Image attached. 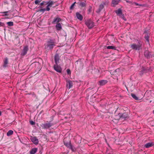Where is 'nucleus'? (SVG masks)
<instances>
[{"label": "nucleus", "instance_id": "obj_1", "mask_svg": "<svg viewBox=\"0 0 154 154\" xmlns=\"http://www.w3.org/2000/svg\"><path fill=\"white\" fill-rule=\"evenodd\" d=\"M142 43L140 41L135 40V50H137L139 52L142 51Z\"/></svg>", "mask_w": 154, "mask_h": 154}, {"label": "nucleus", "instance_id": "obj_2", "mask_svg": "<svg viewBox=\"0 0 154 154\" xmlns=\"http://www.w3.org/2000/svg\"><path fill=\"white\" fill-rule=\"evenodd\" d=\"M53 125L52 123L51 122V121H47L46 123L42 124L41 126L43 129H47L49 128Z\"/></svg>", "mask_w": 154, "mask_h": 154}, {"label": "nucleus", "instance_id": "obj_3", "mask_svg": "<svg viewBox=\"0 0 154 154\" xmlns=\"http://www.w3.org/2000/svg\"><path fill=\"white\" fill-rule=\"evenodd\" d=\"M85 24L89 29H91L94 26V22L90 19L86 20Z\"/></svg>", "mask_w": 154, "mask_h": 154}, {"label": "nucleus", "instance_id": "obj_4", "mask_svg": "<svg viewBox=\"0 0 154 154\" xmlns=\"http://www.w3.org/2000/svg\"><path fill=\"white\" fill-rule=\"evenodd\" d=\"M117 15L120 17L122 18L124 20H126V19L124 17V15L122 14V10L121 8H119L117 10L115 11Z\"/></svg>", "mask_w": 154, "mask_h": 154}, {"label": "nucleus", "instance_id": "obj_5", "mask_svg": "<svg viewBox=\"0 0 154 154\" xmlns=\"http://www.w3.org/2000/svg\"><path fill=\"white\" fill-rule=\"evenodd\" d=\"M67 138H65L63 139L64 144L66 146L71 149L72 151H74V150L73 149V147L70 143V141L69 140H68V141H67Z\"/></svg>", "mask_w": 154, "mask_h": 154}, {"label": "nucleus", "instance_id": "obj_6", "mask_svg": "<svg viewBox=\"0 0 154 154\" xmlns=\"http://www.w3.org/2000/svg\"><path fill=\"white\" fill-rule=\"evenodd\" d=\"M78 6L79 7L81 8L85 7L87 5L86 1L79 0L78 2L76 3Z\"/></svg>", "mask_w": 154, "mask_h": 154}, {"label": "nucleus", "instance_id": "obj_7", "mask_svg": "<svg viewBox=\"0 0 154 154\" xmlns=\"http://www.w3.org/2000/svg\"><path fill=\"white\" fill-rule=\"evenodd\" d=\"M54 69L55 70L59 73H61L62 69L61 67L58 65V64H55L54 65Z\"/></svg>", "mask_w": 154, "mask_h": 154}, {"label": "nucleus", "instance_id": "obj_8", "mask_svg": "<svg viewBox=\"0 0 154 154\" xmlns=\"http://www.w3.org/2000/svg\"><path fill=\"white\" fill-rule=\"evenodd\" d=\"M60 57L59 56V54L56 53L54 56V62L55 64H58L59 63V60Z\"/></svg>", "mask_w": 154, "mask_h": 154}, {"label": "nucleus", "instance_id": "obj_9", "mask_svg": "<svg viewBox=\"0 0 154 154\" xmlns=\"http://www.w3.org/2000/svg\"><path fill=\"white\" fill-rule=\"evenodd\" d=\"M143 97V95L140 93L139 95H137L136 96L135 95V100H137L136 102H141Z\"/></svg>", "mask_w": 154, "mask_h": 154}, {"label": "nucleus", "instance_id": "obj_10", "mask_svg": "<svg viewBox=\"0 0 154 154\" xmlns=\"http://www.w3.org/2000/svg\"><path fill=\"white\" fill-rule=\"evenodd\" d=\"M29 50L28 46L26 45L23 47V49L21 53V55L22 56L25 55L27 53Z\"/></svg>", "mask_w": 154, "mask_h": 154}, {"label": "nucleus", "instance_id": "obj_11", "mask_svg": "<svg viewBox=\"0 0 154 154\" xmlns=\"http://www.w3.org/2000/svg\"><path fill=\"white\" fill-rule=\"evenodd\" d=\"M144 55L147 58H150L151 57V53L146 50L144 51Z\"/></svg>", "mask_w": 154, "mask_h": 154}, {"label": "nucleus", "instance_id": "obj_12", "mask_svg": "<svg viewBox=\"0 0 154 154\" xmlns=\"http://www.w3.org/2000/svg\"><path fill=\"white\" fill-rule=\"evenodd\" d=\"M61 19L60 17L57 16L54 18L52 23L53 24H55L57 23H58L59 22L61 21Z\"/></svg>", "mask_w": 154, "mask_h": 154}, {"label": "nucleus", "instance_id": "obj_13", "mask_svg": "<svg viewBox=\"0 0 154 154\" xmlns=\"http://www.w3.org/2000/svg\"><path fill=\"white\" fill-rule=\"evenodd\" d=\"M29 94V97L31 98L32 100H34L35 101L38 100L37 97L34 93H31L30 94Z\"/></svg>", "mask_w": 154, "mask_h": 154}, {"label": "nucleus", "instance_id": "obj_14", "mask_svg": "<svg viewBox=\"0 0 154 154\" xmlns=\"http://www.w3.org/2000/svg\"><path fill=\"white\" fill-rule=\"evenodd\" d=\"M32 142L35 145H37L38 143V139L35 137H32L31 138Z\"/></svg>", "mask_w": 154, "mask_h": 154}, {"label": "nucleus", "instance_id": "obj_15", "mask_svg": "<svg viewBox=\"0 0 154 154\" xmlns=\"http://www.w3.org/2000/svg\"><path fill=\"white\" fill-rule=\"evenodd\" d=\"M108 81L106 80H103L98 82V84L100 86H103L107 83Z\"/></svg>", "mask_w": 154, "mask_h": 154}, {"label": "nucleus", "instance_id": "obj_16", "mask_svg": "<svg viewBox=\"0 0 154 154\" xmlns=\"http://www.w3.org/2000/svg\"><path fill=\"white\" fill-rule=\"evenodd\" d=\"M119 116L120 117V118H121L122 119H125V118L128 117V115L127 113H125L123 114L119 113Z\"/></svg>", "mask_w": 154, "mask_h": 154}, {"label": "nucleus", "instance_id": "obj_17", "mask_svg": "<svg viewBox=\"0 0 154 154\" xmlns=\"http://www.w3.org/2000/svg\"><path fill=\"white\" fill-rule=\"evenodd\" d=\"M105 4L104 3H103V4H101L99 6V8L96 11V12L97 13H100L101 10L103 8L104 6V5Z\"/></svg>", "mask_w": 154, "mask_h": 154}, {"label": "nucleus", "instance_id": "obj_18", "mask_svg": "<svg viewBox=\"0 0 154 154\" xmlns=\"http://www.w3.org/2000/svg\"><path fill=\"white\" fill-rule=\"evenodd\" d=\"M38 150V148H34L31 149L29 151L30 154H35L36 153Z\"/></svg>", "mask_w": 154, "mask_h": 154}, {"label": "nucleus", "instance_id": "obj_19", "mask_svg": "<svg viewBox=\"0 0 154 154\" xmlns=\"http://www.w3.org/2000/svg\"><path fill=\"white\" fill-rule=\"evenodd\" d=\"M76 15L77 18L80 20H82L83 19V16L79 12H77L76 13Z\"/></svg>", "mask_w": 154, "mask_h": 154}, {"label": "nucleus", "instance_id": "obj_20", "mask_svg": "<svg viewBox=\"0 0 154 154\" xmlns=\"http://www.w3.org/2000/svg\"><path fill=\"white\" fill-rule=\"evenodd\" d=\"M56 29L58 31H60L62 29V26L60 23H57L55 26Z\"/></svg>", "mask_w": 154, "mask_h": 154}, {"label": "nucleus", "instance_id": "obj_21", "mask_svg": "<svg viewBox=\"0 0 154 154\" xmlns=\"http://www.w3.org/2000/svg\"><path fill=\"white\" fill-rule=\"evenodd\" d=\"M8 63V59L7 57H6L5 58L4 61V64L3 66L4 67H6L7 66V64Z\"/></svg>", "mask_w": 154, "mask_h": 154}, {"label": "nucleus", "instance_id": "obj_22", "mask_svg": "<svg viewBox=\"0 0 154 154\" xmlns=\"http://www.w3.org/2000/svg\"><path fill=\"white\" fill-rule=\"evenodd\" d=\"M154 144L152 142L148 143L145 144V146L146 148H148L153 146Z\"/></svg>", "mask_w": 154, "mask_h": 154}, {"label": "nucleus", "instance_id": "obj_23", "mask_svg": "<svg viewBox=\"0 0 154 154\" xmlns=\"http://www.w3.org/2000/svg\"><path fill=\"white\" fill-rule=\"evenodd\" d=\"M120 1V0H112V3L113 5V6L114 7L115 5L118 4Z\"/></svg>", "mask_w": 154, "mask_h": 154}, {"label": "nucleus", "instance_id": "obj_24", "mask_svg": "<svg viewBox=\"0 0 154 154\" xmlns=\"http://www.w3.org/2000/svg\"><path fill=\"white\" fill-rule=\"evenodd\" d=\"M147 31H145L144 32V33L146 34V35L145 36V38L147 42H149V36L148 35V34H147Z\"/></svg>", "mask_w": 154, "mask_h": 154}, {"label": "nucleus", "instance_id": "obj_25", "mask_svg": "<svg viewBox=\"0 0 154 154\" xmlns=\"http://www.w3.org/2000/svg\"><path fill=\"white\" fill-rule=\"evenodd\" d=\"M54 2L53 1H49L47 2V4H48V6H49L50 7H52V6L54 4Z\"/></svg>", "mask_w": 154, "mask_h": 154}, {"label": "nucleus", "instance_id": "obj_26", "mask_svg": "<svg viewBox=\"0 0 154 154\" xmlns=\"http://www.w3.org/2000/svg\"><path fill=\"white\" fill-rule=\"evenodd\" d=\"M54 44V40L51 39H49L47 42V44Z\"/></svg>", "mask_w": 154, "mask_h": 154}, {"label": "nucleus", "instance_id": "obj_27", "mask_svg": "<svg viewBox=\"0 0 154 154\" xmlns=\"http://www.w3.org/2000/svg\"><path fill=\"white\" fill-rule=\"evenodd\" d=\"M69 85V87H72L73 86L72 82L69 80L67 82V86Z\"/></svg>", "mask_w": 154, "mask_h": 154}, {"label": "nucleus", "instance_id": "obj_28", "mask_svg": "<svg viewBox=\"0 0 154 154\" xmlns=\"http://www.w3.org/2000/svg\"><path fill=\"white\" fill-rule=\"evenodd\" d=\"M13 134V131L12 130H9L7 134V135L8 136H9L10 135Z\"/></svg>", "mask_w": 154, "mask_h": 154}, {"label": "nucleus", "instance_id": "obj_29", "mask_svg": "<svg viewBox=\"0 0 154 154\" xmlns=\"http://www.w3.org/2000/svg\"><path fill=\"white\" fill-rule=\"evenodd\" d=\"M55 45L54 44H47V47L49 49H52Z\"/></svg>", "mask_w": 154, "mask_h": 154}, {"label": "nucleus", "instance_id": "obj_30", "mask_svg": "<svg viewBox=\"0 0 154 154\" xmlns=\"http://www.w3.org/2000/svg\"><path fill=\"white\" fill-rule=\"evenodd\" d=\"M107 49H112L114 50H116V48L115 46H109L107 47Z\"/></svg>", "mask_w": 154, "mask_h": 154}, {"label": "nucleus", "instance_id": "obj_31", "mask_svg": "<svg viewBox=\"0 0 154 154\" xmlns=\"http://www.w3.org/2000/svg\"><path fill=\"white\" fill-rule=\"evenodd\" d=\"M40 9H38L37 11H40L44 13L45 11V8L42 9V7H40Z\"/></svg>", "mask_w": 154, "mask_h": 154}, {"label": "nucleus", "instance_id": "obj_32", "mask_svg": "<svg viewBox=\"0 0 154 154\" xmlns=\"http://www.w3.org/2000/svg\"><path fill=\"white\" fill-rule=\"evenodd\" d=\"M7 23L9 26H12L14 25L13 22L11 21L8 22Z\"/></svg>", "mask_w": 154, "mask_h": 154}, {"label": "nucleus", "instance_id": "obj_33", "mask_svg": "<svg viewBox=\"0 0 154 154\" xmlns=\"http://www.w3.org/2000/svg\"><path fill=\"white\" fill-rule=\"evenodd\" d=\"M92 7L91 6H89L88 7V14H89L91 12Z\"/></svg>", "mask_w": 154, "mask_h": 154}, {"label": "nucleus", "instance_id": "obj_34", "mask_svg": "<svg viewBox=\"0 0 154 154\" xmlns=\"http://www.w3.org/2000/svg\"><path fill=\"white\" fill-rule=\"evenodd\" d=\"M75 3H76V2H74L72 5H71V6H70V9L71 10V9H73V8L74 7V6H75Z\"/></svg>", "mask_w": 154, "mask_h": 154}, {"label": "nucleus", "instance_id": "obj_35", "mask_svg": "<svg viewBox=\"0 0 154 154\" xmlns=\"http://www.w3.org/2000/svg\"><path fill=\"white\" fill-rule=\"evenodd\" d=\"M66 72H67V74L68 75H71V71H70V70L69 69H68L66 70Z\"/></svg>", "mask_w": 154, "mask_h": 154}, {"label": "nucleus", "instance_id": "obj_36", "mask_svg": "<svg viewBox=\"0 0 154 154\" xmlns=\"http://www.w3.org/2000/svg\"><path fill=\"white\" fill-rule=\"evenodd\" d=\"M41 0H35V3L36 5L38 4L40 2Z\"/></svg>", "mask_w": 154, "mask_h": 154}, {"label": "nucleus", "instance_id": "obj_37", "mask_svg": "<svg viewBox=\"0 0 154 154\" xmlns=\"http://www.w3.org/2000/svg\"><path fill=\"white\" fill-rule=\"evenodd\" d=\"M29 123L31 125H35V122L33 121H30Z\"/></svg>", "mask_w": 154, "mask_h": 154}, {"label": "nucleus", "instance_id": "obj_38", "mask_svg": "<svg viewBox=\"0 0 154 154\" xmlns=\"http://www.w3.org/2000/svg\"><path fill=\"white\" fill-rule=\"evenodd\" d=\"M49 6H48V5H47V6H46V8H45V11H50V8H49Z\"/></svg>", "mask_w": 154, "mask_h": 154}, {"label": "nucleus", "instance_id": "obj_39", "mask_svg": "<svg viewBox=\"0 0 154 154\" xmlns=\"http://www.w3.org/2000/svg\"><path fill=\"white\" fill-rule=\"evenodd\" d=\"M0 26L5 27V24L4 23L0 22Z\"/></svg>", "mask_w": 154, "mask_h": 154}, {"label": "nucleus", "instance_id": "obj_40", "mask_svg": "<svg viewBox=\"0 0 154 154\" xmlns=\"http://www.w3.org/2000/svg\"><path fill=\"white\" fill-rule=\"evenodd\" d=\"M131 47L133 49H135V44H133V45H131Z\"/></svg>", "mask_w": 154, "mask_h": 154}, {"label": "nucleus", "instance_id": "obj_41", "mask_svg": "<svg viewBox=\"0 0 154 154\" xmlns=\"http://www.w3.org/2000/svg\"><path fill=\"white\" fill-rule=\"evenodd\" d=\"M50 118H51V121H51V122L53 120V116H52L50 117Z\"/></svg>", "mask_w": 154, "mask_h": 154}, {"label": "nucleus", "instance_id": "obj_42", "mask_svg": "<svg viewBox=\"0 0 154 154\" xmlns=\"http://www.w3.org/2000/svg\"><path fill=\"white\" fill-rule=\"evenodd\" d=\"M132 97L134 99H135V94H131Z\"/></svg>", "mask_w": 154, "mask_h": 154}, {"label": "nucleus", "instance_id": "obj_43", "mask_svg": "<svg viewBox=\"0 0 154 154\" xmlns=\"http://www.w3.org/2000/svg\"><path fill=\"white\" fill-rule=\"evenodd\" d=\"M44 5V3H43L42 2L40 4V5L41 6V7H42V6L43 5Z\"/></svg>", "mask_w": 154, "mask_h": 154}, {"label": "nucleus", "instance_id": "obj_44", "mask_svg": "<svg viewBox=\"0 0 154 154\" xmlns=\"http://www.w3.org/2000/svg\"><path fill=\"white\" fill-rule=\"evenodd\" d=\"M135 6H139V5L138 4H137L136 3H135Z\"/></svg>", "mask_w": 154, "mask_h": 154}, {"label": "nucleus", "instance_id": "obj_45", "mask_svg": "<svg viewBox=\"0 0 154 154\" xmlns=\"http://www.w3.org/2000/svg\"><path fill=\"white\" fill-rule=\"evenodd\" d=\"M42 2L44 3V5L45 4V3H47V2L45 1H43Z\"/></svg>", "mask_w": 154, "mask_h": 154}, {"label": "nucleus", "instance_id": "obj_46", "mask_svg": "<svg viewBox=\"0 0 154 154\" xmlns=\"http://www.w3.org/2000/svg\"><path fill=\"white\" fill-rule=\"evenodd\" d=\"M92 89V88H91L90 87L88 88V89Z\"/></svg>", "mask_w": 154, "mask_h": 154}, {"label": "nucleus", "instance_id": "obj_47", "mask_svg": "<svg viewBox=\"0 0 154 154\" xmlns=\"http://www.w3.org/2000/svg\"><path fill=\"white\" fill-rule=\"evenodd\" d=\"M1 114H2V112L1 111H0V116L1 115Z\"/></svg>", "mask_w": 154, "mask_h": 154}, {"label": "nucleus", "instance_id": "obj_48", "mask_svg": "<svg viewBox=\"0 0 154 154\" xmlns=\"http://www.w3.org/2000/svg\"><path fill=\"white\" fill-rule=\"evenodd\" d=\"M126 1V2H128H128H130V1Z\"/></svg>", "mask_w": 154, "mask_h": 154}, {"label": "nucleus", "instance_id": "obj_49", "mask_svg": "<svg viewBox=\"0 0 154 154\" xmlns=\"http://www.w3.org/2000/svg\"><path fill=\"white\" fill-rule=\"evenodd\" d=\"M126 88H127V90H128V87H126Z\"/></svg>", "mask_w": 154, "mask_h": 154}, {"label": "nucleus", "instance_id": "obj_50", "mask_svg": "<svg viewBox=\"0 0 154 154\" xmlns=\"http://www.w3.org/2000/svg\"><path fill=\"white\" fill-rule=\"evenodd\" d=\"M8 13V11H6V12H5V13Z\"/></svg>", "mask_w": 154, "mask_h": 154}, {"label": "nucleus", "instance_id": "obj_51", "mask_svg": "<svg viewBox=\"0 0 154 154\" xmlns=\"http://www.w3.org/2000/svg\"><path fill=\"white\" fill-rule=\"evenodd\" d=\"M107 154H113L112 153H109Z\"/></svg>", "mask_w": 154, "mask_h": 154}, {"label": "nucleus", "instance_id": "obj_52", "mask_svg": "<svg viewBox=\"0 0 154 154\" xmlns=\"http://www.w3.org/2000/svg\"><path fill=\"white\" fill-rule=\"evenodd\" d=\"M115 71L116 72V70H115Z\"/></svg>", "mask_w": 154, "mask_h": 154}, {"label": "nucleus", "instance_id": "obj_53", "mask_svg": "<svg viewBox=\"0 0 154 154\" xmlns=\"http://www.w3.org/2000/svg\"><path fill=\"white\" fill-rule=\"evenodd\" d=\"M69 89L71 87H69Z\"/></svg>", "mask_w": 154, "mask_h": 154}, {"label": "nucleus", "instance_id": "obj_54", "mask_svg": "<svg viewBox=\"0 0 154 154\" xmlns=\"http://www.w3.org/2000/svg\"><path fill=\"white\" fill-rule=\"evenodd\" d=\"M58 5H56V6H57Z\"/></svg>", "mask_w": 154, "mask_h": 154}, {"label": "nucleus", "instance_id": "obj_55", "mask_svg": "<svg viewBox=\"0 0 154 154\" xmlns=\"http://www.w3.org/2000/svg\"><path fill=\"white\" fill-rule=\"evenodd\" d=\"M153 113H154V111H153Z\"/></svg>", "mask_w": 154, "mask_h": 154}]
</instances>
